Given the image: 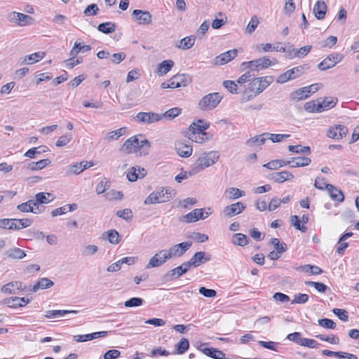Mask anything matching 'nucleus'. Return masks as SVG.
I'll return each mask as SVG.
<instances>
[{
  "label": "nucleus",
  "mask_w": 359,
  "mask_h": 359,
  "mask_svg": "<svg viewBox=\"0 0 359 359\" xmlns=\"http://www.w3.org/2000/svg\"><path fill=\"white\" fill-rule=\"evenodd\" d=\"M219 155L216 151L203 153L191 165L189 170V175H195L205 168L211 166L219 160Z\"/></svg>",
  "instance_id": "obj_1"
},
{
  "label": "nucleus",
  "mask_w": 359,
  "mask_h": 359,
  "mask_svg": "<svg viewBox=\"0 0 359 359\" xmlns=\"http://www.w3.org/2000/svg\"><path fill=\"white\" fill-rule=\"evenodd\" d=\"M172 198L169 189L161 187L151 192L144 201V205H151L168 202Z\"/></svg>",
  "instance_id": "obj_2"
},
{
  "label": "nucleus",
  "mask_w": 359,
  "mask_h": 359,
  "mask_svg": "<svg viewBox=\"0 0 359 359\" xmlns=\"http://www.w3.org/2000/svg\"><path fill=\"white\" fill-rule=\"evenodd\" d=\"M140 139L138 136H133L128 139L123 145V149L127 153H137L140 149L147 146V148L150 147V142L141 135Z\"/></svg>",
  "instance_id": "obj_3"
},
{
  "label": "nucleus",
  "mask_w": 359,
  "mask_h": 359,
  "mask_svg": "<svg viewBox=\"0 0 359 359\" xmlns=\"http://www.w3.org/2000/svg\"><path fill=\"white\" fill-rule=\"evenodd\" d=\"M30 219H0V229L20 230L31 226Z\"/></svg>",
  "instance_id": "obj_4"
},
{
  "label": "nucleus",
  "mask_w": 359,
  "mask_h": 359,
  "mask_svg": "<svg viewBox=\"0 0 359 359\" xmlns=\"http://www.w3.org/2000/svg\"><path fill=\"white\" fill-rule=\"evenodd\" d=\"M307 65H299L290 69L283 74L279 75L276 79L278 83H285L288 81L295 79L302 75L306 70L309 69Z\"/></svg>",
  "instance_id": "obj_5"
},
{
  "label": "nucleus",
  "mask_w": 359,
  "mask_h": 359,
  "mask_svg": "<svg viewBox=\"0 0 359 359\" xmlns=\"http://www.w3.org/2000/svg\"><path fill=\"white\" fill-rule=\"evenodd\" d=\"M222 96L219 93H209L201 98L198 107L203 111H209L215 109L221 102Z\"/></svg>",
  "instance_id": "obj_6"
},
{
  "label": "nucleus",
  "mask_w": 359,
  "mask_h": 359,
  "mask_svg": "<svg viewBox=\"0 0 359 359\" xmlns=\"http://www.w3.org/2000/svg\"><path fill=\"white\" fill-rule=\"evenodd\" d=\"M191 81V78L188 74H177L172 76L168 82L161 83V88H176L187 86Z\"/></svg>",
  "instance_id": "obj_7"
},
{
  "label": "nucleus",
  "mask_w": 359,
  "mask_h": 359,
  "mask_svg": "<svg viewBox=\"0 0 359 359\" xmlns=\"http://www.w3.org/2000/svg\"><path fill=\"white\" fill-rule=\"evenodd\" d=\"M273 81V76H261L253 79L249 83L250 88L259 95Z\"/></svg>",
  "instance_id": "obj_8"
},
{
  "label": "nucleus",
  "mask_w": 359,
  "mask_h": 359,
  "mask_svg": "<svg viewBox=\"0 0 359 359\" xmlns=\"http://www.w3.org/2000/svg\"><path fill=\"white\" fill-rule=\"evenodd\" d=\"M273 63L269 58L266 57H259L249 62H244L241 66L244 69H250L252 71L259 72L262 69H266L272 66Z\"/></svg>",
  "instance_id": "obj_9"
},
{
  "label": "nucleus",
  "mask_w": 359,
  "mask_h": 359,
  "mask_svg": "<svg viewBox=\"0 0 359 359\" xmlns=\"http://www.w3.org/2000/svg\"><path fill=\"white\" fill-rule=\"evenodd\" d=\"M7 20L20 27H25L33 24L34 20L32 17L22 13L13 11L6 15Z\"/></svg>",
  "instance_id": "obj_10"
},
{
  "label": "nucleus",
  "mask_w": 359,
  "mask_h": 359,
  "mask_svg": "<svg viewBox=\"0 0 359 359\" xmlns=\"http://www.w3.org/2000/svg\"><path fill=\"white\" fill-rule=\"evenodd\" d=\"M190 268V264L188 263V262H185L180 266L168 271L163 276V280L164 282H169L173 280H176L183 274L186 273Z\"/></svg>",
  "instance_id": "obj_11"
},
{
  "label": "nucleus",
  "mask_w": 359,
  "mask_h": 359,
  "mask_svg": "<svg viewBox=\"0 0 359 359\" xmlns=\"http://www.w3.org/2000/svg\"><path fill=\"white\" fill-rule=\"evenodd\" d=\"M192 245L191 242L186 241L172 245L167 250L170 259L182 256Z\"/></svg>",
  "instance_id": "obj_12"
},
{
  "label": "nucleus",
  "mask_w": 359,
  "mask_h": 359,
  "mask_svg": "<svg viewBox=\"0 0 359 359\" xmlns=\"http://www.w3.org/2000/svg\"><path fill=\"white\" fill-rule=\"evenodd\" d=\"M170 259L166 250H161L156 253L149 261L146 269L155 268L162 266L167 260Z\"/></svg>",
  "instance_id": "obj_13"
},
{
  "label": "nucleus",
  "mask_w": 359,
  "mask_h": 359,
  "mask_svg": "<svg viewBox=\"0 0 359 359\" xmlns=\"http://www.w3.org/2000/svg\"><path fill=\"white\" fill-rule=\"evenodd\" d=\"M135 118L141 123L152 124L162 120V116H161V114L156 112L140 111L137 114Z\"/></svg>",
  "instance_id": "obj_14"
},
{
  "label": "nucleus",
  "mask_w": 359,
  "mask_h": 359,
  "mask_svg": "<svg viewBox=\"0 0 359 359\" xmlns=\"http://www.w3.org/2000/svg\"><path fill=\"white\" fill-rule=\"evenodd\" d=\"M343 58L342 55L339 53H333L328 55L320 63L318 67L320 70L325 71L334 67Z\"/></svg>",
  "instance_id": "obj_15"
},
{
  "label": "nucleus",
  "mask_w": 359,
  "mask_h": 359,
  "mask_svg": "<svg viewBox=\"0 0 359 359\" xmlns=\"http://www.w3.org/2000/svg\"><path fill=\"white\" fill-rule=\"evenodd\" d=\"M132 16L139 25H149L152 21V16L147 11L135 9L133 11Z\"/></svg>",
  "instance_id": "obj_16"
},
{
  "label": "nucleus",
  "mask_w": 359,
  "mask_h": 359,
  "mask_svg": "<svg viewBox=\"0 0 359 359\" xmlns=\"http://www.w3.org/2000/svg\"><path fill=\"white\" fill-rule=\"evenodd\" d=\"M246 206L242 202H237L226 206L223 210V214L226 217H231L241 214Z\"/></svg>",
  "instance_id": "obj_17"
},
{
  "label": "nucleus",
  "mask_w": 359,
  "mask_h": 359,
  "mask_svg": "<svg viewBox=\"0 0 359 359\" xmlns=\"http://www.w3.org/2000/svg\"><path fill=\"white\" fill-rule=\"evenodd\" d=\"M237 53L238 50L236 49H232L225 53H221L215 57L213 63L215 65H225L233 60L236 57Z\"/></svg>",
  "instance_id": "obj_18"
},
{
  "label": "nucleus",
  "mask_w": 359,
  "mask_h": 359,
  "mask_svg": "<svg viewBox=\"0 0 359 359\" xmlns=\"http://www.w3.org/2000/svg\"><path fill=\"white\" fill-rule=\"evenodd\" d=\"M348 132L346 126L343 125H335L329 128L327 131V137L330 138L339 140L345 137Z\"/></svg>",
  "instance_id": "obj_19"
},
{
  "label": "nucleus",
  "mask_w": 359,
  "mask_h": 359,
  "mask_svg": "<svg viewBox=\"0 0 359 359\" xmlns=\"http://www.w3.org/2000/svg\"><path fill=\"white\" fill-rule=\"evenodd\" d=\"M210 126V124L202 119L198 120L196 122H193L189 128L188 133H195L205 135L207 133L205 132Z\"/></svg>",
  "instance_id": "obj_20"
},
{
  "label": "nucleus",
  "mask_w": 359,
  "mask_h": 359,
  "mask_svg": "<svg viewBox=\"0 0 359 359\" xmlns=\"http://www.w3.org/2000/svg\"><path fill=\"white\" fill-rule=\"evenodd\" d=\"M210 255L206 254L205 252L200 251L196 252L189 259V261H188V263L190 264V266H194V267H197L201 264L210 261Z\"/></svg>",
  "instance_id": "obj_21"
},
{
  "label": "nucleus",
  "mask_w": 359,
  "mask_h": 359,
  "mask_svg": "<svg viewBox=\"0 0 359 359\" xmlns=\"http://www.w3.org/2000/svg\"><path fill=\"white\" fill-rule=\"evenodd\" d=\"M210 213L206 212V215H203V209H194L187 215L183 216L182 221L188 223L195 222L199 219H204L209 216Z\"/></svg>",
  "instance_id": "obj_22"
},
{
  "label": "nucleus",
  "mask_w": 359,
  "mask_h": 359,
  "mask_svg": "<svg viewBox=\"0 0 359 359\" xmlns=\"http://www.w3.org/2000/svg\"><path fill=\"white\" fill-rule=\"evenodd\" d=\"M107 335V331H100L87 334H78L74 336V340L76 342H83L93 340L99 337H104Z\"/></svg>",
  "instance_id": "obj_23"
},
{
  "label": "nucleus",
  "mask_w": 359,
  "mask_h": 359,
  "mask_svg": "<svg viewBox=\"0 0 359 359\" xmlns=\"http://www.w3.org/2000/svg\"><path fill=\"white\" fill-rule=\"evenodd\" d=\"M313 86H306L297 89L290 94V99L294 101H299L309 97L311 95V89Z\"/></svg>",
  "instance_id": "obj_24"
},
{
  "label": "nucleus",
  "mask_w": 359,
  "mask_h": 359,
  "mask_svg": "<svg viewBox=\"0 0 359 359\" xmlns=\"http://www.w3.org/2000/svg\"><path fill=\"white\" fill-rule=\"evenodd\" d=\"M294 177V175L288 171H281L271 173L269 179L276 183H283Z\"/></svg>",
  "instance_id": "obj_25"
},
{
  "label": "nucleus",
  "mask_w": 359,
  "mask_h": 359,
  "mask_svg": "<svg viewBox=\"0 0 359 359\" xmlns=\"http://www.w3.org/2000/svg\"><path fill=\"white\" fill-rule=\"evenodd\" d=\"M175 148L177 154L184 158L190 156L192 154V146L188 144H185L182 142H178L175 144Z\"/></svg>",
  "instance_id": "obj_26"
},
{
  "label": "nucleus",
  "mask_w": 359,
  "mask_h": 359,
  "mask_svg": "<svg viewBox=\"0 0 359 359\" xmlns=\"http://www.w3.org/2000/svg\"><path fill=\"white\" fill-rule=\"evenodd\" d=\"M327 5L323 0H318L313 7V13L318 20H323L325 18Z\"/></svg>",
  "instance_id": "obj_27"
},
{
  "label": "nucleus",
  "mask_w": 359,
  "mask_h": 359,
  "mask_svg": "<svg viewBox=\"0 0 359 359\" xmlns=\"http://www.w3.org/2000/svg\"><path fill=\"white\" fill-rule=\"evenodd\" d=\"M22 283L20 281L10 282L1 289V291L5 294H16L18 290H22Z\"/></svg>",
  "instance_id": "obj_28"
},
{
  "label": "nucleus",
  "mask_w": 359,
  "mask_h": 359,
  "mask_svg": "<svg viewBox=\"0 0 359 359\" xmlns=\"http://www.w3.org/2000/svg\"><path fill=\"white\" fill-rule=\"evenodd\" d=\"M352 236H353V233L352 232H347V233H344V234H342L340 236V238H339V239L338 241V243H337L339 246L337 248V252L339 255H343L344 253L345 250L348 246V243L345 242V241L346 239H348V238L351 237Z\"/></svg>",
  "instance_id": "obj_29"
},
{
  "label": "nucleus",
  "mask_w": 359,
  "mask_h": 359,
  "mask_svg": "<svg viewBox=\"0 0 359 359\" xmlns=\"http://www.w3.org/2000/svg\"><path fill=\"white\" fill-rule=\"evenodd\" d=\"M51 161L48 159H41L36 162H30L26 165L27 170L36 171L41 170L50 164Z\"/></svg>",
  "instance_id": "obj_30"
},
{
  "label": "nucleus",
  "mask_w": 359,
  "mask_h": 359,
  "mask_svg": "<svg viewBox=\"0 0 359 359\" xmlns=\"http://www.w3.org/2000/svg\"><path fill=\"white\" fill-rule=\"evenodd\" d=\"M78 311L75 310H48L46 311L45 317L47 318H62L65 314L77 313Z\"/></svg>",
  "instance_id": "obj_31"
},
{
  "label": "nucleus",
  "mask_w": 359,
  "mask_h": 359,
  "mask_svg": "<svg viewBox=\"0 0 359 359\" xmlns=\"http://www.w3.org/2000/svg\"><path fill=\"white\" fill-rule=\"evenodd\" d=\"M146 175V170L143 168L137 169L133 167L131 170L128 172L127 178L130 182H135L138 178L144 177Z\"/></svg>",
  "instance_id": "obj_32"
},
{
  "label": "nucleus",
  "mask_w": 359,
  "mask_h": 359,
  "mask_svg": "<svg viewBox=\"0 0 359 359\" xmlns=\"http://www.w3.org/2000/svg\"><path fill=\"white\" fill-rule=\"evenodd\" d=\"M54 285L53 281L48 278H41L32 287V291L36 292L38 290H44L51 287Z\"/></svg>",
  "instance_id": "obj_33"
},
{
  "label": "nucleus",
  "mask_w": 359,
  "mask_h": 359,
  "mask_svg": "<svg viewBox=\"0 0 359 359\" xmlns=\"http://www.w3.org/2000/svg\"><path fill=\"white\" fill-rule=\"evenodd\" d=\"M336 103L337 101L332 97H325L323 100H319V104H317L320 107L318 113L333 108Z\"/></svg>",
  "instance_id": "obj_34"
},
{
  "label": "nucleus",
  "mask_w": 359,
  "mask_h": 359,
  "mask_svg": "<svg viewBox=\"0 0 359 359\" xmlns=\"http://www.w3.org/2000/svg\"><path fill=\"white\" fill-rule=\"evenodd\" d=\"M45 56L44 52H36L32 53L31 55H27L22 58V64L27 63L28 65L34 64L41 60H42Z\"/></svg>",
  "instance_id": "obj_35"
},
{
  "label": "nucleus",
  "mask_w": 359,
  "mask_h": 359,
  "mask_svg": "<svg viewBox=\"0 0 359 359\" xmlns=\"http://www.w3.org/2000/svg\"><path fill=\"white\" fill-rule=\"evenodd\" d=\"M4 256L7 258L20 259L26 256L25 251L18 248H13L6 250Z\"/></svg>",
  "instance_id": "obj_36"
},
{
  "label": "nucleus",
  "mask_w": 359,
  "mask_h": 359,
  "mask_svg": "<svg viewBox=\"0 0 359 359\" xmlns=\"http://www.w3.org/2000/svg\"><path fill=\"white\" fill-rule=\"evenodd\" d=\"M203 353L213 359H224L225 354L217 348H205L202 350Z\"/></svg>",
  "instance_id": "obj_37"
},
{
  "label": "nucleus",
  "mask_w": 359,
  "mask_h": 359,
  "mask_svg": "<svg viewBox=\"0 0 359 359\" xmlns=\"http://www.w3.org/2000/svg\"><path fill=\"white\" fill-rule=\"evenodd\" d=\"M330 198L338 202H343L344 200V196L341 190L337 189L333 185H330L327 189Z\"/></svg>",
  "instance_id": "obj_38"
},
{
  "label": "nucleus",
  "mask_w": 359,
  "mask_h": 359,
  "mask_svg": "<svg viewBox=\"0 0 359 359\" xmlns=\"http://www.w3.org/2000/svg\"><path fill=\"white\" fill-rule=\"evenodd\" d=\"M174 66V62L171 60H166L161 62L157 67V73L160 75L166 74Z\"/></svg>",
  "instance_id": "obj_39"
},
{
  "label": "nucleus",
  "mask_w": 359,
  "mask_h": 359,
  "mask_svg": "<svg viewBox=\"0 0 359 359\" xmlns=\"http://www.w3.org/2000/svg\"><path fill=\"white\" fill-rule=\"evenodd\" d=\"M269 135V133H263L262 135H257L248 140L246 143L249 146H253L255 144H264L266 140L268 139Z\"/></svg>",
  "instance_id": "obj_40"
},
{
  "label": "nucleus",
  "mask_w": 359,
  "mask_h": 359,
  "mask_svg": "<svg viewBox=\"0 0 359 359\" xmlns=\"http://www.w3.org/2000/svg\"><path fill=\"white\" fill-rule=\"evenodd\" d=\"M116 29V25L112 22H107L100 24L97 26V30L104 34H111Z\"/></svg>",
  "instance_id": "obj_41"
},
{
  "label": "nucleus",
  "mask_w": 359,
  "mask_h": 359,
  "mask_svg": "<svg viewBox=\"0 0 359 359\" xmlns=\"http://www.w3.org/2000/svg\"><path fill=\"white\" fill-rule=\"evenodd\" d=\"M232 243L238 246H245L249 243L248 238L243 233H237L233 236Z\"/></svg>",
  "instance_id": "obj_42"
},
{
  "label": "nucleus",
  "mask_w": 359,
  "mask_h": 359,
  "mask_svg": "<svg viewBox=\"0 0 359 359\" xmlns=\"http://www.w3.org/2000/svg\"><path fill=\"white\" fill-rule=\"evenodd\" d=\"M195 36H189L183 38L180 40V44L177 46L179 48L183 49V50H187L191 48L194 45L195 42Z\"/></svg>",
  "instance_id": "obj_43"
},
{
  "label": "nucleus",
  "mask_w": 359,
  "mask_h": 359,
  "mask_svg": "<svg viewBox=\"0 0 359 359\" xmlns=\"http://www.w3.org/2000/svg\"><path fill=\"white\" fill-rule=\"evenodd\" d=\"M47 151V147L45 146H41L39 147H33L27 150L24 154L25 156L29 157L30 158H37L38 154H41Z\"/></svg>",
  "instance_id": "obj_44"
},
{
  "label": "nucleus",
  "mask_w": 359,
  "mask_h": 359,
  "mask_svg": "<svg viewBox=\"0 0 359 359\" xmlns=\"http://www.w3.org/2000/svg\"><path fill=\"white\" fill-rule=\"evenodd\" d=\"M182 113V109L180 107H173L167 110L164 114H161L163 118L172 120L179 116Z\"/></svg>",
  "instance_id": "obj_45"
},
{
  "label": "nucleus",
  "mask_w": 359,
  "mask_h": 359,
  "mask_svg": "<svg viewBox=\"0 0 359 359\" xmlns=\"http://www.w3.org/2000/svg\"><path fill=\"white\" fill-rule=\"evenodd\" d=\"M51 194L50 193H43L40 192L36 194L35 196V200H34V203H40V204H47L50 203L53 199H49L48 197H50Z\"/></svg>",
  "instance_id": "obj_46"
},
{
  "label": "nucleus",
  "mask_w": 359,
  "mask_h": 359,
  "mask_svg": "<svg viewBox=\"0 0 359 359\" xmlns=\"http://www.w3.org/2000/svg\"><path fill=\"white\" fill-rule=\"evenodd\" d=\"M123 133H124V128H119L118 130H116L111 131V132L108 133L106 135L104 139L107 142H111V141H114V140H116L121 136H122L123 135Z\"/></svg>",
  "instance_id": "obj_47"
},
{
  "label": "nucleus",
  "mask_w": 359,
  "mask_h": 359,
  "mask_svg": "<svg viewBox=\"0 0 359 359\" xmlns=\"http://www.w3.org/2000/svg\"><path fill=\"white\" fill-rule=\"evenodd\" d=\"M300 268L302 271L310 273L312 275H319L323 272L319 266L311 264H306L300 266Z\"/></svg>",
  "instance_id": "obj_48"
},
{
  "label": "nucleus",
  "mask_w": 359,
  "mask_h": 359,
  "mask_svg": "<svg viewBox=\"0 0 359 359\" xmlns=\"http://www.w3.org/2000/svg\"><path fill=\"white\" fill-rule=\"evenodd\" d=\"M288 150L290 152L296 153V154H310L311 149L309 146L303 147L302 145H290L288 146Z\"/></svg>",
  "instance_id": "obj_49"
},
{
  "label": "nucleus",
  "mask_w": 359,
  "mask_h": 359,
  "mask_svg": "<svg viewBox=\"0 0 359 359\" xmlns=\"http://www.w3.org/2000/svg\"><path fill=\"white\" fill-rule=\"evenodd\" d=\"M291 224L297 230L304 233L307 231V227L304 224H301V220L297 215H292L290 217Z\"/></svg>",
  "instance_id": "obj_50"
},
{
  "label": "nucleus",
  "mask_w": 359,
  "mask_h": 359,
  "mask_svg": "<svg viewBox=\"0 0 359 359\" xmlns=\"http://www.w3.org/2000/svg\"><path fill=\"white\" fill-rule=\"evenodd\" d=\"M83 163H76L74 165H71L67 168L66 172L68 175H78L83 171Z\"/></svg>",
  "instance_id": "obj_51"
},
{
  "label": "nucleus",
  "mask_w": 359,
  "mask_h": 359,
  "mask_svg": "<svg viewBox=\"0 0 359 359\" xmlns=\"http://www.w3.org/2000/svg\"><path fill=\"white\" fill-rule=\"evenodd\" d=\"M258 94L257 93L254 92L253 90L250 88V86H248V88L245 90V91L243 93L242 97L241 99V102L244 103L247 102L253 98H255L256 96H257Z\"/></svg>",
  "instance_id": "obj_52"
},
{
  "label": "nucleus",
  "mask_w": 359,
  "mask_h": 359,
  "mask_svg": "<svg viewBox=\"0 0 359 359\" xmlns=\"http://www.w3.org/2000/svg\"><path fill=\"white\" fill-rule=\"evenodd\" d=\"M189 347V340L182 338L178 344H176V348L178 354H183L184 353Z\"/></svg>",
  "instance_id": "obj_53"
},
{
  "label": "nucleus",
  "mask_w": 359,
  "mask_h": 359,
  "mask_svg": "<svg viewBox=\"0 0 359 359\" xmlns=\"http://www.w3.org/2000/svg\"><path fill=\"white\" fill-rule=\"evenodd\" d=\"M223 86L232 94L239 93L238 86L236 81L226 80L223 82Z\"/></svg>",
  "instance_id": "obj_54"
},
{
  "label": "nucleus",
  "mask_w": 359,
  "mask_h": 359,
  "mask_svg": "<svg viewBox=\"0 0 359 359\" xmlns=\"http://www.w3.org/2000/svg\"><path fill=\"white\" fill-rule=\"evenodd\" d=\"M305 284L307 286L314 287L318 292L321 293H325L329 289L328 287L323 283L306 281Z\"/></svg>",
  "instance_id": "obj_55"
},
{
  "label": "nucleus",
  "mask_w": 359,
  "mask_h": 359,
  "mask_svg": "<svg viewBox=\"0 0 359 359\" xmlns=\"http://www.w3.org/2000/svg\"><path fill=\"white\" fill-rule=\"evenodd\" d=\"M226 192L229 193V198L232 199H237L238 198L244 196L245 194V191L235 187L228 189L226 190Z\"/></svg>",
  "instance_id": "obj_56"
},
{
  "label": "nucleus",
  "mask_w": 359,
  "mask_h": 359,
  "mask_svg": "<svg viewBox=\"0 0 359 359\" xmlns=\"http://www.w3.org/2000/svg\"><path fill=\"white\" fill-rule=\"evenodd\" d=\"M144 300L140 297H132L126 301L124 305L126 307H137L142 305Z\"/></svg>",
  "instance_id": "obj_57"
},
{
  "label": "nucleus",
  "mask_w": 359,
  "mask_h": 359,
  "mask_svg": "<svg viewBox=\"0 0 359 359\" xmlns=\"http://www.w3.org/2000/svg\"><path fill=\"white\" fill-rule=\"evenodd\" d=\"M317 104H319V100L316 101L308 102L304 104V109L308 112L318 113V109H320V107H318Z\"/></svg>",
  "instance_id": "obj_58"
},
{
  "label": "nucleus",
  "mask_w": 359,
  "mask_h": 359,
  "mask_svg": "<svg viewBox=\"0 0 359 359\" xmlns=\"http://www.w3.org/2000/svg\"><path fill=\"white\" fill-rule=\"evenodd\" d=\"M105 197L107 200H121L123 197L122 192L116 191L114 189L110 190L105 194Z\"/></svg>",
  "instance_id": "obj_59"
},
{
  "label": "nucleus",
  "mask_w": 359,
  "mask_h": 359,
  "mask_svg": "<svg viewBox=\"0 0 359 359\" xmlns=\"http://www.w3.org/2000/svg\"><path fill=\"white\" fill-rule=\"evenodd\" d=\"M309 300V295L306 294L298 293L294 294V299L292 300L291 304H302L307 302Z\"/></svg>",
  "instance_id": "obj_60"
},
{
  "label": "nucleus",
  "mask_w": 359,
  "mask_h": 359,
  "mask_svg": "<svg viewBox=\"0 0 359 359\" xmlns=\"http://www.w3.org/2000/svg\"><path fill=\"white\" fill-rule=\"evenodd\" d=\"M258 24H259L258 18L256 15H254L253 17L251 18L250 21L249 22V23L248 24V25L246 27V29H245L246 32H248L249 34L253 33L255 32V30L256 29Z\"/></svg>",
  "instance_id": "obj_61"
},
{
  "label": "nucleus",
  "mask_w": 359,
  "mask_h": 359,
  "mask_svg": "<svg viewBox=\"0 0 359 359\" xmlns=\"http://www.w3.org/2000/svg\"><path fill=\"white\" fill-rule=\"evenodd\" d=\"M318 323L320 326L326 329H334L336 327V323L329 318L319 319Z\"/></svg>",
  "instance_id": "obj_62"
},
{
  "label": "nucleus",
  "mask_w": 359,
  "mask_h": 359,
  "mask_svg": "<svg viewBox=\"0 0 359 359\" xmlns=\"http://www.w3.org/2000/svg\"><path fill=\"white\" fill-rule=\"evenodd\" d=\"M110 187V182L107 180H101L96 187V192L97 194H103Z\"/></svg>",
  "instance_id": "obj_63"
},
{
  "label": "nucleus",
  "mask_w": 359,
  "mask_h": 359,
  "mask_svg": "<svg viewBox=\"0 0 359 359\" xmlns=\"http://www.w3.org/2000/svg\"><path fill=\"white\" fill-rule=\"evenodd\" d=\"M107 233L110 243L118 244L119 243V234L116 230H109Z\"/></svg>",
  "instance_id": "obj_64"
}]
</instances>
